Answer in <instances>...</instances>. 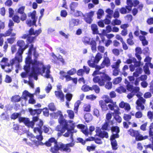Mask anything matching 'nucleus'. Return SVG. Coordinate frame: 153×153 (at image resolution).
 Segmentation results:
<instances>
[{
  "label": "nucleus",
  "instance_id": "1",
  "mask_svg": "<svg viewBox=\"0 0 153 153\" xmlns=\"http://www.w3.org/2000/svg\"><path fill=\"white\" fill-rule=\"evenodd\" d=\"M32 141L33 143V144L36 146L45 145L48 147L51 146L52 143H54V146L51 147L50 149V152L52 153H59V150H60L61 152H70L71 151L70 147H74L75 145L74 142H71L66 144L61 143L59 145L58 144L57 141L53 137L50 138L44 143L42 142H40L38 140H34Z\"/></svg>",
  "mask_w": 153,
  "mask_h": 153
},
{
  "label": "nucleus",
  "instance_id": "2",
  "mask_svg": "<svg viewBox=\"0 0 153 153\" xmlns=\"http://www.w3.org/2000/svg\"><path fill=\"white\" fill-rule=\"evenodd\" d=\"M28 110L30 115L33 116L32 118V121H30L29 118L25 117H20L18 120L19 123H23L28 127L33 128L35 123H36V122L39 123L40 120H42L39 118V115L42 112V109H33L31 108H28Z\"/></svg>",
  "mask_w": 153,
  "mask_h": 153
},
{
  "label": "nucleus",
  "instance_id": "3",
  "mask_svg": "<svg viewBox=\"0 0 153 153\" xmlns=\"http://www.w3.org/2000/svg\"><path fill=\"white\" fill-rule=\"evenodd\" d=\"M52 114L54 117V118L56 117H57L58 114L59 115V117L58 120L59 125L57 126L56 130L59 132L57 133L58 136H61L66 129L68 128V122L64 118L63 114L60 111H58L56 113H53Z\"/></svg>",
  "mask_w": 153,
  "mask_h": 153
},
{
  "label": "nucleus",
  "instance_id": "4",
  "mask_svg": "<svg viewBox=\"0 0 153 153\" xmlns=\"http://www.w3.org/2000/svg\"><path fill=\"white\" fill-rule=\"evenodd\" d=\"M111 78L107 74L103 73L100 76L94 77L93 80L94 83H98L100 86H105V88L108 90L112 88V83L110 82Z\"/></svg>",
  "mask_w": 153,
  "mask_h": 153
},
{
  "label": "nucleus",
  "instance_id": "5",
  "mask_svg": "<svg viewBox=\"0 0 153 153\" xmlns=\"http://www.w3.org/2000/svg\"><path fill=\"white\" fill-rule=\"evenodd\" d=\"M28 34H25L23 35L21 38L23 39L27 38L26 42L27 44L29 45L34 42V40L36 37L42 33V30L41 28L34 30L33 28H30L27 31Z\"/></svg>",
  "mask_w": 153,
  "mask_h": 153
},
{
  "label": "nucleus",
  "instance_id": "6",
  "mask_svg": "<svg viewBox=\"0 0 153 153\" xmlns=\"http://www.w3.org/2000/svg\"><path fill=\"white\" fill-rule=\"evenodd\" d=\"M102 58V55L100 53H98L95 57H91L90 59L88 60L87 63L91 68H95L96 70L99 71L101 69L104 68L101 64L100 65H97Z\"/></svg>",
  "mask_w": 153,
  "mask_h": 153
},
{
  "label": "nucleus",
  "instance_id": "7",
  "mask_svg": "<svg viewBox=\"0 0 153 153\" xmlns=\"http://www.w3.org/2000/svg\"><path fill=\"white\" fill-rule=\"evenodd\" d=\"M8 59L6 57H3L0 61V65L1 68L4 69L5 67L13 66L14 64H18L22 62L15 56L14 58L10 60V63L8 62Z\"/></svg>",
  "mask_w": 153,
  "mask_h": 153
},
{
  "label": "nucleus",
  "instance_id": "8",
  "mask_svg": "<svg viewBox=\"0 0 153 153\" xmlns=\"http://www.w3.org/2000/svg\"><path fill=\"white\" fill-rule=\"evenodd\" d=\"M16 44L19 48L16 53L15 56L22 62V54L24 51L28 47L29 45L27 44L25 45L24 41L22 40L18 41Z\"/></svg>",
  "mask_w": 153,
  "mask_h": 153
},
{
  "label": "nucleus",
  "instance_id": "9",
  "mask_svg": "<svg viewBox=\"0 0 153 153\" xmlns=\"http://www.w3.org/2000/svg\"><path fill=\"white\" fill-rule=\"evenodd\" d=\"M128 134L132 137L135 138V140L137 141H140L148 139L147 135L143 136L140 134L138 130H134L132 129H130L128 131Z\"/></svg>",
  "mask_w": 153,
  "mask_h": 153
},
{
  "label": "nucleus",
  "instance_id": "10",
  "mask_svg": "<svg viewBox=\"0 0 153 153\" xmlns=\"http://www.w3.org/2000/svg\"><path fill=\"white\" fill-rule=\"evenodd\" d=\"M32 65H33L32 71L29 75V76L31 77L40 73L41 68L38 66L40 65H42V63L40 62L39 61H38L36 59H35L32 63Z\"/></svg>",
  "mask_w": 153,
  "mask_h": 153
},
{
  "label": "nucleus",
  "instance_id": "11",
  "mask_svg": "<svg viewBox=\"0 0 153 153\" xmlns=\"http://www.w3.org/2000/svg\"><path fill=\"white\" fill-rule=\"evenodd\" d=\"M44 124V123L42 120L40 121L39 123H36V127H34L33 131L34 132L36 133L38 132L39 133V135H37L36 137V138L37 139L38 141L40 142H42V141L43 139V137L42 135V127Z\"/></svg>",
  "mask_w": 153,
  "mask_h": 153
},
{
  "label": "nucleus",
  "instance_id": "12",
  "mask_svg": "<svg viewBox=\"0 0 153 153\" xmlns=\"http://www.w3.org/2000/svg\"><path fill=\"white\" fill-rule=\"evenodd\" d=\"M36 12L35 10H33L32 12H30L28 14V16L29 17H31L32 20V21L30 20H28L26 21V24L29 27H31L32 25L36 26V23L37 20V17L36 16Z\"/></svg>",
  "mask_w": 153,
  "mask_h": 153
},
{
  "label": "nucleus",
  "instance_id": "13",
  "mask_svg": "<svg viewBox=\"0 0 153 153\" xmlns=\"http://www.w3.org/2000/svg\"><path fill=\"white\" fill-rule=\"evenodd\" d=\"M146 101V100L143 97H141L138 99L136 102V109L139 111L144 110L145 108L144 105L145 104Z\"/></svg>",
  "mask_w": 153,
  "mask_h": 153
},
{
  "label": "nucleus",
  "instance_id": "14",
  "mask_svg": "<svg viewBox=\"0 0 153 153\" xmlns=\"http://www.w3.org/2000/svg\"><path fill=\"white\" fill-rule=\"evenodd\" d=\"M56 97L61 102H63L65 100V96L62 91H55L54 92Z\"/></svg>",
  "mask_w": 153,
  "mask_h": 153
},
{
  "label": "nucleus",
  "instance_id": "15",
  "mask_svg": "<svg viewBox=\"0 0 153 153\" xmlns=\"http://www.w3.org/2000/svg\"><path fill=\"white\" fill-rule=\"evenodd\" d=\"M119 106L120 108L124 109L128 111H129L131 109V107L129 103L125 102L123 101L121 102L119 104Z\"/></svg>",
  "mask_w": 153,
  "mask_h": 153
},
{
  "label": "nucleus",
  "instance_id": "16",
  "mask_svg": "<svg viewBox=\"0 0 153 153\" xmlns=\"http://www.w3.org/2000/svg\"><path fill=\"white\" fill-rule=\"evenodd\" d=\"M128 38L126 40L127 43L130 46L133 45L134 44V36L131 32H130L128 35Z\"/></svg>",
  "mask_w": 153,
  "mask_h": 153
},
{
  "label": "nucleus",
  "instance_id": "17",
  "mask_svg": "<svg viewBox=\"0 0 153 153\" xmlns=\"http://www.w3.org/2000/svg\"><path fill=\"white\" fill-rule=\"evenodd\" d=\"M101 64L104 68L105 67H108L110 65V60L108 56H104L103 59L101 63Z\"/></svg>",
  "mask_w": 153,
  "mask_h": 153
},
{
  "label": "nucleus",
  "instance_id": "18",
  "mask_svg": "<svg viewBox=\"0 0 153 153\" xmlns=\"http://www.w3.org/2000/svg\"><path fill=\"white\" fill-rule=\"evenodd\" d=\"M80 21L79 19H72L69 22V27H73L74 26H77L80 24Z\"/></svg>",
  "mask_w": 153,
  "mask_h": 153
},
{
  "label": "nucleus",
  "instance_id": "19",
  "mask_svg": "<svg viewBox=\"0 0 153 153\" xmlns=\"http://www.w3.org/2000/svg\"><path fill=\"white\" fill-rule=\"evenodd\" d=\"M153 122L149 126V136L150 137L149 140L152 142V143L153 144Z\"/></svg>",
  "mask_w": 153,
  "mask_h": 153
},
{
  "label": "nucleus",
  "instance_id": "20",
  "mask_svg": "<svg viewBox=\"0 0 153 153\" xmlns=\"http://www.w3.org/2000/svg\"><path fill=\"white\" fill-rule=\"evenodd\" d=\"M91 28L92 31V33L93 34H98L100 36L101 35V33H99L98 27L96 24H92L91 26Z\"/></svg>",
  "mask_w": 153,
  "mask_h": 153
},
{
  "label": "nucleus",
  "instance_id": "21",
  "mask_svg": "<svg viewBox=\"0 0 153 153\" xmlns=\"http://www.w3.org/2000/svg\"><path fill=\"white\" fill-rule=\"evenodd\" d=\"M13 30V28H9V29L4 33L5 37L8 36H10L11 37H13L16 36V33H12Z\"/></svg>",
  "mask_w": 153,
  "mask_h": 153
},
{
  "label": "nucleus",
  "instance_id": "22",
  "mask_svg": "<svg viewBox=\"0 0 153 153\" xmlns=\"http://www.w3.org/2000/svg\"><path fill=\"white\" fill-rule=\"evenodd\" d=\"M33 97V94H31L27 91H25L23 93L22 98L25 100H27V97Z\"/></svg>",
  "mask_w": 153,
  "mask_h": 153
},
{
  "label": "nucleus",
  "instance_id": "23",
  "mask_svg": "<svg viewBox=\"0 0 153 153\" xmlns=\"http://www.w3.org/2000/svg\"><path fill=\"white\" fill-rule=\"evenodd\" d=\"M99 105L101 107L102 111H107L108 109V106L106 103L103 100H100L99 101Z\"/></svg>",
  "mask_w": 153,
  "mask_h": 153
},
{
  "label": "nucleus",
  "instance_id": "24",
  "mask_svg": "<svg viewBox=\"0 0 153 153\" xmlns=\"http://www.w3.org/2000/svg\"><path fill=\"white\" fill-rule=\"evenodd\" d=\"M131 10L130 9H128L127 6H126L125 7H122L119 9V11L120 13L123 14H126L129 13Z\"/></svg>",
  "mask_w": 153,
  "mask_h": 153
},
{
  "label": "nucleus",
  "instance_id": "25",
  "mask_svg": "<svg viewBox=\"0 0 153 153\" xmlns=\"http://www.w3.org/2000/svg\"><path fill=\"white\" fill-rule=\"evenodd\" d=\"M126 89L123 86H120L117 87L115 91L120 94L125 93L126 92Z\"/></svg>",
  "mask_w": 153,
  "mask_h": 153
},
{
  "label": "nucleus",
  "instance_id": "26",
  "mask_svg": "<svg viewBox=\"0 0 153 153\" xmlns=\"http://www.w3.org/2000/svg\"><path fill=\"white\" fill-rule=\"evenodd\" d=\"M140 40L141 41L142 45L144 46L147 45L148 42L146 39V37L143 36H139Z\"/></svg>",
  "mask_w": 153,
  "mask_h": 153
},
{
  "label": "nucleus",
  "instance_id": "27",
  "mask_svg": "<svg viewBox=\"0 0 153 153\" xmlns=\"http://www.w3.org/2000/svg\"><path fill=\"white\" fill-rule=\"evenodd\" d=\"M143 72V70L141 68L139 67L136 68L135 72L133 73V75L135 77L139 76V74H141Z\"/></svg>",
  "mask_w": 153,
  "mask_h": 153
},
{
  "label": "nucleus",
  "instance_id": "28",
  "mask_svg": "<svg viewBox=\"0 0 153 153\" xmlns=\"http://www.w3.org/2000/svg\"><path fill=\"white\" fill-rule=\"evenodd\" d=\"M94 91L96 93L98 94L100 91V88L99 86L95 84L91 87V91Z\"/></svg>",
  "mask_w": 153,
  "mask_h": 153
},
{
  "label": "nucleus",
  "instance_id": "29",
  "mask_svg": "<svg viewBox=\"0 0 153 153\" xmlns=\"http://www.w3.org/2000/svg\"><path fill=\"white\" fill-rule=\"evenodd\" d=\"M88 45H91V49L93 51H95L96 50V43L95 41L92 40L90 42V43Z\"/></svg>",
  "mask_w": 153,
  "mask_h": 153
},
{
  "label": "nucleus",
  "instance_id": "30",
  "mask_svg": "<svg viewBox=\"0 0 153 153\" xmlns=\"http://www.w3.org/2000/svg\"><path fill=\"white\" fill-rule=\"evenodd\" d=\"M21 97L18 95H16L12 96L11 98V101L12 102H16L20 101Z\"/></svg>",
  "mask_w": 153,
  "mask_h": 153
},
{
  "label": "nucleus",
  "instance_id": "31",
  "mask_svg": "<svg viewBox=\"0 0 153 153\" xmlns=\"http://www.w3.org/2000/svg\"><path fill=\"white\" fill-rule=\"evenodd\" d=\"M81 103V102L80 100H77L74 103V110L75 113H77L79 106Z\"/></svg>",
  "mask_w": 153,
  "mask_h": 153
},
{
  "label": "nucleus",
  "instance_id": "32",
  "mask_svg": "<svg viewBox=\"0 0 153 153\" xmlns=\"http://www.w3.org/2000/svg\"><path fill=\"white\" fill-rule=\"evenodd\" d=\"M85 121L87 123L91 121L92 119V117L91 114L88 113L85 114L84 116Z\"/></svg>",
  "mask_w": 153,
  "mask_h": 153
},
{
  "label": "nucleus",
  "instance_id": "33",
  "mask_svg": "<svg viewBox=\"0 0 153 153\" xmlns=\"http://www.w3.org/2000/svg\"><path fill=\"white\" fill-rule=\"evenodd\" d=\"M21 114L19 113L14 112L10 116V118L12 120H15L17 118L20 117Z\"/></svg>",
  "mask_w": 153,
  "mask_h": 153
},
{
  "label": "nucleus",
  "instance_id": "34",
  "mask_svg": "<svg viewBox=\"0 0 153 153\" xmlns=\"http://www.w3.org/2000/svg\"><path fill=\"white\" fill-rule=\"evenodd\" d=\"M121 62V61L120 59L117 60V62L114 63L113 64L111 65V68L114 69H119L120 64Z\"/></svg>",
  "mask_w": 153,
  "mask_h": 153
},
{
  "label": "nucleus",
  "instance_id": "35",
  "mask_svg": "<svg viewBox=\"0 0 153 153\" xmlns=\"http://www.w3.org/2000/svg\"><path fill=\"white\" fill-rule=\"evenodd\" d=\"M97 18L98 19H101L102 16L104 14V12L102 9H99L97 12Z\"/></svg>",
  "mask_w": 153,
  "mask_h": 153
},
{
  "label": "nucleus",
  "instance_id": "36",
  "mask_svg": "<svg viewBox=\"0 0 153 153\" xmlns=\"http://www.w3.org/2000/svg\"><path fill=\"white\" fill-rule=\"evenodd\" d=\"M109 123L108 121H105L102 126L101 129L103 131L108 130V128L109 126Z\"/></svg>",
  "mask_w": 153,
  "mask_h": 153
},
{
  "label": "nucleus",
  "instance_id": "37",
  "mask_svg": "<svg viewBox=\"0 0 153 153\" xmlns=\"http://www.w3.org/2000/svg\"><path fill=\"white\" fill-rule=\"evenodd\" d=\"M111 131L112 133L115 132V134H118L120 132V129L119 127L117 126H113L111 128Z\"/></svg>",
  "mask_w": 153,
  "mask_h": 153
},
{
  "label": "nucleus",
  "instance_id": "38",
  "mask_svg": "<svg viewBox=\"0 0 153 153\" xmlns=\"http://www.w3.org/2000/svg\"><path fill=\"white\" fill-rule=\"evenodd\" d=\"M111 147L113 150H116L118 149L117 143L116 140L111 141Z\"/></svg>",
  "mask_w": 153,
  "mask_h": 153
},
{
  "label": "nucleus",
  "instance_id": "39",
  "mask_svg": "<svg viewBox=\"0 0 153 153\" xmlns=\"http://www.w3.org/2000/svg\"><path fill=\"white\" fill-rule=\"evenodd\" d=\"M133 0H126L127 7L128 9H131L133 6Z\"/></svg>",
  "mask_w": 153,
  "mask_h": 153
},
{
  "label": "nucleus",
  "instance_id": "40",
  "mask_svg": "<svg viewBox=\"0 0 153 153\" xmlns=\"http://www.w3.org/2000/svg\"><path fill=\"white\" fill-rule=\"evenodd\" d=\"M111 16L109 15H107L105 19L104 20V23L106 25H109L111 23L110 19L111 18Z\"/></svg>",
  "mask_w": 153,
  "mask_h": 153
},
{
  "label": "nucleus",
  "instance_id": "41",
  "mask_svg": "<svg viewBox=\"0 0 153 153\" xmlns=\"http://www.w3.org/2000/svg\"><path fill=\"white\" fill-rule=\"evenodd\" d=\"M82 41L85 45H88L90 43L91 38L88 37L84 36L83 37Z\"/></svg>",
  "mask_w": 153,
  "mask_h": 153
},
{
  "label": "nucleus",
  "instance_id": "42",
  "mask_svg": "<svg viewBox=\"0 0 153 153\" xmlns=\"http://www.w3.org/2000/svg\"><path fill=\"white\" fill-rule=\"evenodd\" d=\"M98 136L102 138L104 137L107 138L108 137V135L107 132L103 131L100 132Z\"/></svg>",
  "mask_w": 153,
  "mask_h": 153
},
{
  "label": "nucleus",
  "instance_id": "43",
  "mask_svg": "<svg viewBox=\"0 0 153 153\" xmlns=\"http://www.w3.org/2000/svg\"><path fill=\"white\" fill-rule=\"evenodd\" d=\"M110 103L111 104H109L108 106L111 110H114L115 108L117 107V105L116 104V102L112 101V102Z\"/></svg>",
  "mask_w": 153,
  "mask_h": 153
},
{
  "label": "nucleus",
  "instance_id": "44",
  "mask_svg": "<svg viewBox=\"0 0 153 153\" xmlns=\"http://www.w3.org/2000/svg\"><path fill=\"white\" fill-rule=\"evenodd\" d=\"M81 89L84 92L88 91H91V87L86 84H85L82 86Z\"/></svg>",
  "mask_w": 153,
  "mask_h": 153
},
{
  "label": "nucleus",
  "instance_id": "45",
  "mask_svg": "<svg viewBox=\"0 0 153 153\" xmlns=\"http://www.w3.org/2000/svg\"><path fill=\"white\" fill-rule=\"evenodd\" d=\"M78 5V3L76 2H73L70 5V8L71 11L73 12L75 11L74 8L76 7Z\"/></svg>",
  "mask_w": 153,
  "mask_h": 153
},
{
  "label": "nucleus",
  "instance_id": "46",
  "mask_svg": "<svg viewBox=\"0 0 153 153\" xmlns=\"http://www.w3.org/2000/svg\"><path fill=\"white\" fill-rule=\"evenodd\" d=\"M12 18V20L15 23H19L20 22V18L18 15L16 14L14 15Z\"/></svg>",
  "mask_w": 153,
  "mask_h": 153
},
{
  "label": "nucleus",
  "instance_id": "47",
  "mask_svg": "<svg viewBox=\"0 0 153 153\" xmlns=\"http://www.w3.org/2000/svg\"><path fill=\"white\" fill-rule=\"evenodd\" d=\"M121 22L120 20L118 19L117 18H115V19L113 20L111 24L113 26L119 25H121Z\"/></svg>",
  "mask_w": 153,
  "mask_h": 153
},
{
  "label": "nucleus",
  "instance_id": "48",
  "mask_svg": "<svg viewBox=\"0 0 153 153\" xmlns=\"http://www.w3.org/2000/svg\"><path fill=\"white\" fill-rule=\"evenodd\" d=\"M48 108L50 111H54L56 110V108L53 103H51L48 105Z\"/></svg>",
  "mask_w": 153,
  "mask_h": 153
},
{
  "label": "nucleus",
  "instance_id": "49",
  "mask_svg": "<svg viewBox=\"0 0 153 153\" xmlns=\"http://www.w3.org/2000/svg\"><path fill=\"white\" fill-rule=\"evenodd\" d=\"M67 113L68 114L69 118L71 119H73L74 117V111L71 110H67Z\"/></svg>",
  "mask_w": 153,
  "mask_h": 153
},
{
  "label": "nucleus",
  "instance_id": "50",
  "mask_svg": "<svg viewBox=\"0 0 153 153\" xmlns=\"http://www.w3.org/2000/svg\"><path fill=\"white\" fill-rule=\"evenodd\" d=\"M122 78L120 77H118L114 79L113 81L114 85H116L120 83L122 81Z\"/></svg>",
  "mask_w": 153,
  "mask_h": 153
},
{
  "label": "nucleus",
  "instance_id": "51",
  "mask_svg": "<svg viewBox=\"0 0 153 153\" xmlns=\"http://www.w3.org/2000/svg\"><path fill=\"white\" fill-rule=\"evenodd\" d=\"M143 68L144 71L145 73L147 75H149L150 74V72L147 63H145V65L143 66Z\"/></svg>",
  "mask_w": 153,
  "mask_h": 153
},
{
  "label": "nucleus",
  "instance_id": "52",
  "mask_svg": "<svg viewBox=\"0 0 153 153\" xmlns=\"http://www.w3.org/2000/svg\"><path fill=\"white\" fill-rule=\"evenodd\" d=\"M76 72V70L75 68H73L68 71L67 74L70 75H72L75 74Z\"/></svg>",
  "mask_w": 153,
  "mask_h": 153
},
{
  "label": "nucleus",
  "instance_id": "53",
  "mask_svg": "<svg viewBox=\"0 0 153 153\" xmlns=\"http://www.w3.org/2000/svg\"><path fill=\"white\" fill-rule=\"evenodd\" d=\"M120 135L118 134H113L110 136V140L111 141L116 140V138H118Z\"/></svg>",
  "mask_w": 153,
  "mask_h": 153
},
{
  "label": "nucleus",
  "instance_id": "54",
  "mask_svg": "<svg viewBox=\"0 0 153 153\" xmlns=\"http://www.w3.org/2000/svg\"><path fill=\"white\" fill-rule=\"evenodd\" d=\"M73 97V94L70 93H67L65 95L66 101H70L72 99Z\"/></svg>",
  "mask_w": 153,
  "mask_h": 153
},
{
  "label": "nucleus",
  "instance_id": "55",
  "mask_svg": "<svg viewBox=\"0 0 153 153\" xmlns=\"http://www.w3.org/2000/svg\"><path fill=\"white\" fill-rule=\"evenodd\" d=\"M84 21L88 24H91L92 21L93 19L92 18L87 16L86 17H85L84 18Z\"/></svg>",
  "mask_w": 153,
  "mask_h": 153
},
{
  "label": "nucleus",
  "instance_id": "56",
  "mask_svg": "<svg viewBox=\"0 0 153 153\" xmlns=\"http://www.w3.org/2000/svg\"><path fill=\"white\" fill-rule=\"evenodd\" d=\"M83 109L84 111L90 112L91 110V106L89 105H85L83 107Z\"/></svg>",
  "mask_w": 153,
  "mask_h": 153
},
{
  "label": "nucleus",
  "instance_id": "57",
  "mask_svg": "<svg viewBox=\"0 0 153 153\" xmlns=\"http://www.w3.org/2000/svg\"><path fill=\"white\" fill-rule=\"evenodd\" d=\"M123 118L124 120L126 121H129L131 118V116L129 114H124Z\"/></svg>",
  "mask_w": 153,
  "mask_h": 153
},
{
  "label": "nucleus",
  "instance_id": "58",
  "mask_svg": "<svg viewBox=\"0 0 153 153\" xmlns=\"http://www.w3.org/2000/svg\"><path fill=\"white\" fill-rule=\"evenodd\" d=\"M111 31H112V29L111 28V27L110 25H108L106 27V30H103V33L104 34L105 33H106V31L107 33H109L111 32Z\"/></svg>",
  "mask_w": 153,
  "mask_h": 153
},
{
  "label": "nucleus",
  "instance_id": "59",
  "mask_svg": "<svg viewBox=\"0 0 153 153\" xmlns=\"http://www.w3.org/2000/svg\"><path fill=\"white\" fill-rule=\"evenodd\" d=\"M135 116L136 118H140L142 117L143 114L141 111H139L135 113Z\"/></svg>",
  "mask_w": 153,
  "mask_h": 153
},
{
  "label": "nucleus",
  "instance_id": "60",
  "mask_svg": "<svg viewBox=\"0 0 153 153\" xmlns=\"http://www.w3.org/2000/svg\"><path fill=\"white\" fill-rule=\"evenodd\" d=\"M96 146L94 145H91V146H88L87 147V150L89 152L91 151H94L95 150Z\"/></svg>",
  "mask_w": 153,
  "mask_h": 153
},
{
  "label": "nucleus",
  "instance_id": "61",
  "mask_svg": "<svg viewBox=\"0 0 153 153\" xmlns=\"http://www.w3.org/2000/svg\"><path fill=\"white\" fill-rule=\"evenodd\" d=\"M76 73L78 76H82L84 74V72L83 69H80L76 71Z\"/></svg>",
  "mask_w": 153,
  "mask_h": 153
},
{
  "label": "nucleus",
  "instance_id": "62",
  "mask_svg": "<svg viewBox=\"0 0 153 153\" xmlns=\"http://www.w3.org/2000/svg\"><path fill=\"white\" fill-rule=\"evenodd\" d=\"M43 115L46 117H48L49 115V110L47 108H44L42 109Z\"/></svg>",
  "mask_w": 153,
  "mask_h": 153
},
{
  "label": "nucleus",
  "instance_id": "63",
  "mask_svg": "<svg viewBox=\"0 0 153 153\" xmlns=\"http://www.w3.org/2000/svg\"><path fill=\"white\" fill-rule=\"evenodd\" d=\"M133 86L131 84H130L129 83H128L126 85V89L129 91L131 92L133 88Z\"/></svg>",
  "mask_w": 153,
  "mask_h": 153
},
{
  "label": "nucleus",
  "instance_id": "64",
  "mask_svg": "<svg viewBox=\"0 0 153 153\" xmlns=\"http://www.w3.org/2000/svg\"><path fill=\"white\" fill-rule=\"evenodd\" d=\"M83 68L84 73H85L86 74H88L90 70V68L88 67L85 65L83 66Z\"/></svg>",
  "mask_w": 153,
  "mask_h": 153
}]
</instances>
